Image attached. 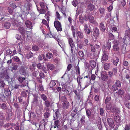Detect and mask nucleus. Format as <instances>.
I'll return each mask as SVG.
<instances>
[{"label":"nucleus","instance_id":"obj_14","mask_svg":"<svg viewBox=\"0 0 130 130\" xmlns=\"http://www.w3.org/2000/svg\"><path fill=\"white\" fill-rule=\"evenodd\" d=\"M93 35L96 37L99 36V30L96 27H94L93 29Z\"/></svg>","mask_w":130,"mask_h":130},{"label":"nucleus","instance_id":"obj_2","mask_svg":"<svg viewBox=\"0 0 130 130\" xmlns=\"http://www.w3.org/2000/svg\"><path fill=\"white\" fill-rule=\"evenodd\" d=\"M32 6L31 4L28 3L25 5V6H22L21 8V10L27 14L29 13V11L30 10Z\"/></svg>","mask_w":130,"mask_h":130},{"label":"nucleus","instance_id":"obj_52","mask_svg":"<svg viewBox=\"0 0 130 130\" xmlns=\"http://www.w3.org/2000/svg\"><path fill=\"white\" fill-rule=\"evenodd\" d=\"M78 4V2L77 0H73L72 2V4L75 7H76Z\"/></svg>","mask_w":130,"mask_h":130},{"label":"nucleus","instance_id":"obj_57","mask_svg":"<svg viewBox=\"0 0 130 130\" xmlns=\"http://www.w3.org/2000/svg\"><path fill=\"white\" fill-rule=\"evenodd\" d=\"M47 57L48 58H51L53 56V55L52 53H49L46 54Z\"/></svg>","mask_w":130,"mask_h":130},{"label":"nucleus","instance_id":"obj_56","mask_svg":"<svg viewBox=\"0 0 130 130\" xmlns=\"http://www.w3.org/2000/svg\"><path fill=\"white\" fill-rule=\"evenodd\" d=\"M50 16L49 13H47L44 16L45 18L46 19L47 21L48 22L49 21V16Z\"/></svg>","mask_w":130,"mask_h":130},{"label":"nucleus","instance_id":"obj_50","mask_svg":"<svg viewBox=\"0 0 130 130\" xmlns=\"http://www.w3.org/2000/svg\"><path fill=\"white\" fill-rule=\"evenodd\" d=\"M76 73L77 75L80 74V71L79 68L78 66H77L76 68Z\"/></svg>","mask_w":130,"mask_h":130},{"label":"nucleus","instance_id":"obj_21","mask_svg":"<svg viewBox=\"0 0 130 130\" xmlns=\"http://www.w3.org/2000/svg\"><path fill=\"white\" fill-rule=\"evenodd\" d=\"M57 82V80H51L49 83V86L50 88H52L56 85V82Z\"/></svg>","mask_w":130,"mask_h":130},{"label":"nucleus","instance_id":"obj_61","mask_svg":"<svg viewBox=\"0 0 130 130\" xmlns=\"http://www.w3.org/2000/svg\"><path fill=\"white\" fill-rule=\"evenodd\" d=\"M32 49L34 51H37L39 49V48L38 46L36 45H35L33 46L32 47Z\"/></svg>","mask_w":130,"mask_h":130},{"label":"nucleus","instance_id":"obj_53","mask_svg":"<svg viewBox=\"0 0 130 130\" xmlns=\"http://www.w3.org/2000/svg\"><path fill=\"white\" fill-rule=\"evenodd\" d=\"M85 116L83 115L82 116V117L80 119L81 123L82 124H84L85 122Z\"/></svg>","mask_w":130,"mask_h":130},{"label":"nucleus","instance_id":"obj_27","mask_svg":"<svg viewBox=\"0 0 130 130\" xmlns=\"http://www.w3.org/2000/svg\"><path fill=\"white\" fill-rule=\"evenodd\" d=\"M111 65L110 63H105L104 65V68L105 70L108 69Z\"/></svg>","mask_w":130,"mask_h":130},{"label":"nucleus","instance_id":"obj_49","mask_svg":"<svg viewBox=\"0 0 130 130\" xmlns=\"http://www.w3.org/2000/svg\"><path fill=\"white\" fill-rule=\"evenodd\" d=\"M116 87H120L121 86V82L119 80H117L116 82Z\"/></svg>","mask_w":130,"mask_h":130},{"label":"nucleus","instance_id":"obj_47","mask_svg":"<svg viewBox=\"0 0 130 130\" xmlns=\"http://www.w3.org/2000/svg\"><path fill=\"white\" fill-rule=\"evenodd\" d=\"M21 44L22 43H19L18 44V46H19V48L18 50L19 52V54H20L21 55H22V54L21 53V47H20L21 45Z\"/></svg>","mask_w":130,"mask_h":130},{"label":"nucleus","instance_id":"obj_37","mask_svg":"<svg viewBox=\"0 0 130 130\" xmlns=\"http://www.w3.org/2000/svg\"><path fill=\"white\" fill-rule=\"evenodd\" d=\"M72 67V66L71 64H68L67 67V69L65 73L64 74V75H65V74H67V73H68V71L70 70Z\"/></svg>","mask_w":130,"mask_h":130},{"label":"nucleus","instance_id":"obj_51","mask_svg":"<svg viewBox=\"0 0 130 130\" xmlns=\"http://www.w3.org/2000/svg\"><path fill=\"white\" fill-rule=\"evenodd\" d=\"M89 45L91 47V52H95V49L93 45L91 44H89Z\"/></svg>","mask_w":130,"mask_h":130},{"label":"nucleus","instance_id":"obj_60","mask_svg":"<svg viewBox=\"0 0 130 130\" xmlns=\"http://www.w3.org/2000/svg\"><path fill=\"white\" fill-rule=\"evenodd\" d=\"M118 69L117 68H113L112 69V71L115 75H116L117 73Z\"/></svg>","mask_w":130,"mask_h":130},{"label":"nucleus","instance_id":"obj_33","mask_svg":"<svg viewBox=\"0 0 130 130\" xmlns=\"http://www.w3.org/2000/svg\"><path fill=\"white\" fill-rule=\"evenodd\" d=\"M114 120L116 122H119L120 120V118L119 116H115L114 117Z\"/></svg>","mask_w":130,"mask_h":130},{"label":"nucleus","instance_id":"obj_31","mask_svg":"<svg viewBox=\"0 0 130 130\" xmlns=\"http://www.w3.org/2000/svg\"><path fill=\"white\" fill-rule=\"evenodd\" d=\"M90 65L92 68H93L95 67L96 63L94 61L91 60L90 62Z\"/></svg>","mask_w":130,"mask_h":130},{"label":"nucleus","instance_id":"obj_6","mask_svg":"<svg viewBox=\"0 0 130 130\" xmlns=\"http://www.w3.org/2000/svg\"><path fill=\"white\" fill-rule=\"evenodd\" d=\"M68 41L70 46L71 48V52L72 53L73 51L75 48L74 44L73 42L72 39L71 38H69L68 39Z\"/></svg>","mask_w":130,"mask_h":130},{"label":"nucleus","instance_id":"obj_7","mask_svg":"<svg viewBox=\"0 0 130 130\" xmlns=\"http://www.w3.org/2000/svg\"><path fill=\"white\" fill-rule=\"evenodd\" d=\"M44 104L45 107L44 108V110L46 111H49L50 109L49 107L51 106V102L47 100L44 102Z\"/></svg>","mask_w":130,"mask_h":130},{"label":"nucleus","instance_id":"obj_15","mask_svg":"<svg viewBox=\"0 0 130 130\" xmlns=\"http://www.w3.org/2000/svg\"><path fill=\"white\" fill-rule=\"evenodd\" d=\"M25 24L26 27L30 29H32L33 26L32 23L29 20L26 21L25 22Z\"/></svg>","mask_w":130,"mask_h":130},{"label":"nucleus","instance_id":"obj_54","mask_svg":"<svg viewBox=\"0 0 130 130\" xmlns=\"http://www.w3.org/2000/svg\"><path fill=\"white\" fill-rule=\"evenodd\" d=\"M130 129V124H126L125 126L124 129L125 130H129Z\"/></svg>","mask_w":130,"mask_h":130},{"label":"nucleus","instance_id":"obj_1","mask_svg":"<svg viewBox=\"0 0 130 130\" xmlns=\"http://www.w3.org/2000/svg\"><path fill=\"white\" fill-rule=\"evenodd\" d=\"M125 36L123 39V43L126 45L130 44V33L129 31L127 30L125 32Z\"/></svg>","mask_w":130,"mask_h":130},{"label":"nucleus","instance_id":"obj_3","mask_svg":"<svg viewBox=\"0 0 130 130\" xmlns=\"http://www.w3.org/2000/svg\"><path fill=\"white\" fill-rule=\"evenodd\" d=\"M24 17H23V15L22 14H19V13H16L15 14H14V15L13 16V17H12V22L13 24L16 25L17 22V21L16 20L19 17H21L22 19H23L24 18Z\"/></svg>","mask_w":130,"mask_h":130},{"label":"nucleus","instance_id":"obj_19","mask_svg":"<svg viewBox=\"0 0 130 130\" xmlns=\"http://www.w3.org/2000/svg\"><path fill=\"white\" fill-rule=\"evenodd\" d=\"M108 59V56L107 54L104 53L103 55L102 58L101 59V61L103 63H104V61L107 60Z\"/></svg>","mask_w":130,"mask_h":130},{"label":"nucleus","instance_id":"obj_58","mask_svg":"<svg viewBox=\"0 0 130 130\" xmlns=\"http://www.w3.org/2000/svg\"><path fill=\"white\" fill-rule=\"evenodd\" d=\"M93 58H97L98 57V55L96 52H94L93 53Z\"/></svg>","mask_w":130,"mask_h":130},{"label":"nucleus","instance_id":"obj_59","mask_svg":"<svg viewBox=\"0 0 130 130\" xmlns=\"http://www.w3.org/2000/svg\"><path fill=\"white\" fill-rule=\"evenodd\" d=\"M106 109L107 110H110L111 108V105L110 104H107L106 105Z\"/></svg>","mask_w":130,"mask_h":130},{"label":"nucleus","instance_id":"obj_22","mask_svg":"<svg viewBox=\"0 0 130 130\" xmlns=\"http://www.w3.org/2000/svg\"><path fill=\"white\" fill-rule=\"evenodd\" d=\"M124 91L123 89H121L118 90V92H117L116 94L118 96H121L124 93Z\"/></svg>","mask_w":130,"mask_h":130},{"label":"nucleus","instance_id":"obj_29","mask_svg":"<svg viewBox=\"0 0 130 130\" xmlns=\"http://www.w3.org/2000/svg\"><path fill=\"white\" fill-rule=\"evenodd\" d=\"M18 30L20 32V33L22 34H24L25 33V31L24 30L23 28L20 27L19 28Z\"/></svg>","mask_w":130,"mask_h":130},{"label":"nucleus","instance_id":"obj_42","mask_svg":"<svg viewBox=\"0 0 130 130\" xmlns=\"http://www.w3.org/2000/svg\"><path fill=\"white\" fill-rule=\"evenodd\" d=\"M99 10L100 13L102 15H103L105 13V10L103 8H99Z\"/></svg>","mask_w":130,"mask_h":130},{"label":"nucleus","instance_id":"obj_12","mask_svg":"<svg viewBox=\"0 0 130 130\" xmlns=\"http://www.w3.org/2000/svg\"><path fill=\"white\" fill-rule=\"evenodd\" d=\"M88 18L89 22L92 24H96L98 25V23L95 22L94 17L91 15H89L88 16Z\"/></svg>","mask_w":130,"mask_h":130},{"label":"nucleus","instance_id":"obj_8","mask_svg":"<svg viewBox=\"0 0 130 130\" xmlns=\"http://www.w3.org/2000/svg\"><path fill=\"white\" fill-rule=\"evenodd\" d=\"M113 43L114 44L113 46L114 50L115 51H118L119 50V43L116 40H114Z\"/></svg>","mask_w":130,"mask_h":130},{"label":"nucleus","instance_id":"obj_28","mask_svg":"<svg viewBox=\"0 0 130 130\" xmlns=\"http://www.w3.org/2000/svg\"><path fill=\"white\" fill-rule=\"evenodd\" d=\"M11 25V24L9 22H7L4 23V26L5 28L9 29Z\"/></svg>","mask_w":130,"mask_h":130},{"label":"nucleus","instance_id":"obj_62","mask_svg":"<svg viewBox=\"0 0 130 130\" xmlns=\"http://www.w3.org/2000/svg\"><path fill=\"white\" fill-rule=\"evenodd\" d=\"M67 100L66 98L64 96H62L61 99V101L63 102H65L66 101H67Z\"/></svg>","mask_w":130,"mask_h":130},{"label":"nucleus","instance_id":"obj_5","mask_svg":"<svg viewBox=\"0 0 130 130\" xmlns=\"http://www.w3.org/2000/svg\"><path fill=\"white\" fill-rule=\"evenodd\" d=\"M54 26L58 31H61L62 28L61 23L58 21H56L54 22Z\"/></svg>","mask_w":130,"mask_h":130},{"label":"nucleus","instance_id":"obj_63","mask_svg":"<svg viewBox=\"0 0 130 130\" xmlns=\"http://www.w3.org/2000/svg\"><path fill=\"white\" fill-rule=\"evenodd\" d=\"M78 54L79 56L82 57L84 56V52L83 51H79L78 53Z\"/></svg>","mask_w":130,"mask_h":130},{"label":"nucleus","instance_id":"obj_32","mask_svg":"<svg viewBox=\"0 0 130 130\" xmlns=\"http://www.w3.org/2000/svg\"><path fill=\"white\" fill-rule=\"evenodd\" d=\"M59 113L58 111H56L55 112V114L53 116L54 119L56 120L57 119L59 116Z\"/></svg>","mask_w":130,"mask_h":130},{"label":"nucleus","instance_id":"obj_38","mask_svg":"<svg viewBox=\"0 0 130 130\" xmlns=\"http://www.w3.org/2000/svg\"><path fill=\"white\" fill-rule=\"evenodd\" d=\"M47 67L48 69L52 70L54 69V67L53 64H48L47 65Z\"/></svg>","mask_w":130,"mask_h":130},{"label":"nucleus","instance_id":"obj_41","mask_svg":"<svg viewBox=\"0 0 130 130\" xmlns=\"http://www.w3.org/2000/svg\"><path fill=\"white\" fill-rule=\"evenodd\" d=\"M6 14L2 11H0V19L2 20L4 18L3 17L6 16Z\"/></svg>","mask_w":130,"mask_h":130},{"label":"nucleus","instance_id":"obj_39","mask_svg":"<svg viewBox=\"0 0 130 130\" xmlns=\"http://www.w3.org/2000/svg\"><path fill=\"white\" fill-rule=\"evenodd\" d=\"M40 5L42 8H48L47 7L46 5H45L44 3L43 2H40Z\"/></svg>","mask_w":130,"mask_h":130},{"label":"nucleus","instance_id":"obj_35","mask_svg":"<svg viewBox=\"0 0 130 130\" xmlns=\"http://www.w3.org/2000/svg\"><path fill=\"white\" fill-rule=\"evenodd\" d=\"M86 115L89 118V117L91 116V111L88 109H86Z\"/></svg>","mask_w":130,"mask_h":130},{"label":"nucleus","instance_id":"obj_64","mask_svg":"<svg viewBox=\"0 0 130 130\" xmlns=\"http://www.w3.org/2000/svg\"><path fill=\"white\" fill-rule=\"evenodd\" d=\"M29 118H30L31 117L32 118H34L35 116V115L34 113L33 112H31L30 113L29 115Z\"/></svg>","mask_w":130,"mask_h":130},{"label":"nucleus","instance_id":"obj_26","mask_svg":"<svg viewBox=\"0 0 130 130\" xmlns=\"http://www.w3.org/2000/svg\"><path fill=\"white\" fill-rule=\"evenodd\" d=\"M112 111L114 113H115L116 114H117L120 113V110L119 108L115 107L113 108V109H112Z\"/></svg>","mask_w":130,"mask_h":130},{"label":"nucleus","instance_id":"obj_16","mask_svg":"<svg viewBox=\"0 0 130 130\" xmlns=\"http://www.w3.org/2000/svg\"><path fill=\"white\" fill-rule=\"evenodd\" d=\"M99 28L102 32H104L105 31L106 27L103 22H102L100 23L99 25Z\"/></svg>","mask_w":130,"mask_h":130},{"label":"nucleus","instance_id":"obj_4","mask_svg":"<svg viewBox=\"0 0 130 130\" xmlns=\"http://www.w3.org/2000/svg\"><path fill=\"white\" fill-rule=\"evenodd\" d=\"M88 41L87 39H85L83 41V43H81L78 44V46L80 49H84L88 45Z\"/></svg>","mask_w":130,"mask_h":130},{"label":"nucleus","instance_id":"obj_18","mask_svg":"<svg viewBox=\"0 0 130 130\" xmlns=\"http://www.w3.org/2000/svg\"><path fill=\"white\" fill-rule=\"evenodd\" d=\"M84 29L86 33L88 35L90 34V31L89 29L88 26L87 24H85L84 25Z\"/></svg>","mask_w":130,"mask_h":130},{"label":"nucleus","instance_id":"obj_25","mask_svg":"<svg viewBox=\"0 0 130 130\" xmlns=\"http://www.w3.org/2000/svg\"><path fill=\"white\" fill-rule=\"evenodd\" d=\"M83 94L82 92H78V94L76 95V98L78 100H80L82 97Z\"/></svg>","mask_w":130,"mask_h":130},{"label":"nucleus","instance_id":"obj_44","mask_svg":"<svg viewBox=\"0 0 130 130\" xmlns=\"http://www.w3.org/2000/svg\"><path fill=\"white\" fill-rule=\"evenodd\" d=\"M33 55V53L31 52H29L26 55V57L27 58L29 59L32 57Z\"/></svg>","mask_w":130,"mask_h":130},{"label":"nucleus","instance_id":"obj_48","mask_svg":"<svg viewBox=\"0 0 130 130\" xmlns=\"http://www.w3.org/2000/svg\"><path fill=\"white\" fill-rule=\"evenodd\" d=\"M49 111H46L44 114V116L45 118H48L50 115V113L48 112Z\"/></svg>","mask_w":130,"mask_h":130},{"label":"nucleus","instance_id":"obj_40","mask_svg":"<svg viewBox=\"0 0 130 130\" xmlns=\"http://www.w3.org/2000/svg\"><path fill=\"white\" fill-rule=\"evenodd\" d=\"M119 61V60L118 58L117 57H116L115 60H113V64L115 66H117Z\"/></svg>","mask_w":130,"mask_h":130},{"label":"nucleus","instance_id":"obj_36","mask_svg":"<svg viewBox=\"0 0 130 130\" xmlns=\"http://www.w3.org/2000/svg\"><path fill=\"white\" fill-rule=\"evenodd\" d=\"M20 72L21 74L24 75L26 73V71L25 69L23 68H21L20 70Z\"/></svg>","mask_w":130,"mask_h":130},{"label":"nucleus","instance_id":"obj_23","mask_svg":"<svg viewBox=\"0 0 130 130\" xmlns=\"http://www.w3.org/2000/svg\"><path fill=\"white\" fill-rule=\"evenodd\" d=\"M94 7L93 5L91 3L87 4V9L90 10H92L94 9Z\"/></svg>","mask_w":130,"mask_h":130},{"label":"nucleus","instance_id":"obj_17","mask_svg":"<svg viewBox=\"0 0 130 130\" xmlns=\"http://www.w3.org/2000/svg\"><path fill=\"white\" fill-rule=\"evenodd\" d=\"M69 106V103L68 101H66L65 102H63L62 104V107L64 109H68Z\"/></svg>","mask_w":130,"mask_h":130},{"label":"nucleus","instance_id":"obj_20","mask_svg":"<svg viewBox=\"0 0 130 130\" xmlns=\"http://www.w3.org/2000/svg\"><path fill=\"white\" fill-rule=\"evenodd\" d=\"M37 10L39 13L40 14H45L46 12L48 10V8H42L39 9L38 7H37Z\"/></svg>","mask_w":130,"mask_h":130},{"label":"nucleus","instance_id":"obj_46","mask_svg":"<svg viewBox=\"0 0 130 130\" xmlns=\"http://www.w3.org/2000/svg\"><path fill=\"white\" fill-rule=\"evenodd\" d=\"M25 79V77H19L18 79V80L20 83H22Z\"/></svg>","mask_w":130,"mask_h":130},{"label":"nucleus","instance_id":"obj_30","mask_svg":"<svg viewBox=\"0 0 130 130\" xmlns=\"http://www.w3.org/2000/svg\"><path fill=\"white\" fill-rule=\"evenodd\" d=\"M40 103L38 104V106L39 107V109L40 110H42L43 109V107L42 101L40 100Z\"/></svg>","mask_w":130,"mask_h":130},{"label":"nucleus","instance_id":"obj_11","mask_svg":"<svg viewBox=\"0 0 130 130\" xmlns=\"http://www.w3.org/2000/svg\"><path fill=\"white\" fill-rule=\"evenodd\" d=\"M108 76L105 72H102L101 73V79L104 81H106L107 80Z\"/></svg>","mask_w":130,"mask_h":130},{"label":"nucleus","instance_id":"obj_34","mask_svg":"<svg viewBox=\"0 0 130 130\" xmlns=\"http://www.w3.org/2000/svg\"><path fill=\"white\" fill-rule=\"evenodd\" d=\"M77 35L79 37L80 39H82L84 37V36L83 33L81 31H78Z\"/></svg>","mask_w":130,"mask_h":130},{"label":"nucleus","instance_id":"obj_9","mask_svg":"<svg viewBox=\"0 0 130 130\" xmlns=\"http://www.w3.org/2000/svg\"><path fill=\"white\" fill-rule=\"evenodd\" d=\"M81 80L77 79V80L78 84V89L80 90H82L84 88H86L87 86H89V83H88L87 82L86 84L85 85L84 88H81V86L80 85V81Z\"/></svg>","mask_w":130,"mask_h":130},{"label":"nucleus","instance_id":"obj_24","mask_svg":"<svg viewBox=\"0 0 130 130\" xmlns=\"http://www.w3.org/2000/svg\"><path fill=\"white\" fill-rule=\"evenodd\" d=\"M3 76H2V77L4 78L6 80L8 81L9 77L8 75L7 72L6 71L3 73Z\"/></svg>","mask_w":130,"mask_h":130},{"label":"nucleus","instance_id":"obj_45","mask_svg":"<svg viewBox=\"0 0 130 130\" xmlns=\"http://www.w3.org/2000/svg\"><path fill=\"white\" fill-rule=\"evenodd\" d=\"M111 46V43L109 41H108L107 43V47L108 50L110 49Z\"/></svg>","mask_w":130,"mask_h":130},{"label":"nucleus","instance_id":"obj_10","mask_svg":"<svg viewBox=\"0 0 130 130\" xmlns=\"http://www.w3.org/2000/svg\"><path fill=\"white\" fill-rule=\"evenodd\" d=\"M37 67L38 69L41 70L42 71L44 72H46V69L44 65L42 66L40 63H39L37 65Z\"/></svg>","mask_w":130,"mask_h":130},{"label":"nucleus","instance_id":"obj_43","mask_svg":"<svg viewBox=\"0 0 130 130\" xmlns=\"http://www.w3.org/2000/svg\"><path fill=\"white\" fill-rule=\"evenodd\" d=\"M41 98L44 101L47 100V98L46 95L44 94H42L41 95Z\"/></svg>","mask_w":130,"mask_h":130},{"label":"nucleus","instance_id":"obj_55","mask_svg":"<svg viewBox=\"0 0 130 130\" xmlns=\"http://www.w3.org/2000/svg\"><path fill=\"white\" fill-rule=\"evenodd\" d=\"M55 16L56 18H57L58 19H60L61 17L60 14H59L58 11H56L55 14Z\"/></svg>","mask_w":130,"mask_h":130},{"label":"nucleus","instance_id":"obj_13","mask_svg":"<svg viewBox=\"0 0 130 130\" xmlns=\"http://www.w3.org/2000/svg\"><path fill=\"white\" fill-rule=\"evenodd\" d=\"M107 121L108 125L112 128H113L115 126L114 122L113 120L111 118H109L107 119Z\"/></svg>","mask_w":130,"mask_h":130}]
</instances>
